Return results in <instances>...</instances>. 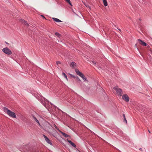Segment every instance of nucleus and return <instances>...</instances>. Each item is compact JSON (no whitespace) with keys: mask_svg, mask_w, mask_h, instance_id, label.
Instances as JSON below:
<instances>
[{"mask_svg":"<svg viewBox=\"0 0 152 152\" xmlns=\"http://www.w3.org/2000/svg\"><path fill=\"white\" fill-rule=\"evenodd\" d=\"M61 62L60 61H57L56 62V64L57 65H58V64H61Z\"/></svg>","mask_w":152,"mask_h":152,"instance_id":"nucleus-24","label":"nucleus"},{"mask_svg":"<svg viewBox=\"0 0 152 152\" xmlns=\"http://www.w3.org/2000/svg\"><path fill=\"white\" fill-rule=\"evenodd\" d=\"M75 78H76L77 79V80L78 81H79V82H81V80L80 79V78L78 77L77 76H76Z\"/></svg>","mask_w":152,"mask_h":152,"instance_id":"nucleus-21","label":"nucleus"},{"mask_svg":"<svg viewBox=\"0 0 152 152\" xmlns=\"http://www.w3.org/2000/svg\"><path fill=\"white\" fill-rule=\"evenodd\" d=\"M125 122L126 124H127V120H126V118H125V116H124V123Z\"/></svg>","mask_w":152,"mask_h":152,"instance_id":"nucleus-23","label":"nucleus"},{"mask_svg":"<svg viewBox=\"0 0 152 152\" xmlns=\"http://www.w3.org/2000/svg\"><path fill=\"white\" fill-rule=\"evenodd\" d=\"M3 109L4 112L6 113L9 116L12 118H16V116L15 113L9 110L5 107H4Z\"/></svg>","mask_w":152,"mask_h":152,"instance_id":"nucleus-2","label":"nucleus"},{"mask_svg":"<svg viewBox=\"0 0 152 152\" xmlns=\"http://www.w3.org/2000/svg\"><path fill=\"white\" fill-rule=\"evenodd\" d=\"M113 92L118 96L119 98L124 99V95H123L122 90L118 86H115L113 88Z\"/></svg>","mask_w":152,"mask_h":152,"instance_id":"nucleus-1","label":"nucleus"},{"mask_svg":"<svg viewBox=\"0 0 152 152\" xmlns=\"http://www.w3.org/2000/svg\"><path fill=\"white\" fill-rule=\"evenodd\" d=\"M140 150H141V151H142V148H140Z\"/></svg>","mask_w":152,"mask_h":152,"instance_id":"nucleus-29","label":"nucleus"},{"mask_svg":"<svg viewBox=\"0 0 152 152\" xmlns=\"http://www.w3.org/2000/svg\"><path fill=\"white\" fill-rule=\"evenodd\" d=\"M43 136H44L45 140L46 141L48 144H50V145H52V143L50 142V139L45 135L43 134Z\"/></svg>","mask_w":152,"mask_h":152,"instance_id":"nucleus-6","label":"nucleus"},{"mask_svg":"<svg viewBox=\"0 0 152 152\" xmlns=\"http://www.w3.org/2000/svg\"><path fill=\"white\" fill-rule=\"evenodd\" d=\"M53 131L55 132V133L53 134H52V133H50V134L52 135L53 136L55 137H56V134L58 133L57 132L56 130H55V129H53Z\"/></svg>","mask_w":152,"mask_h":152,"instance_id":"nucleus-11","label":"nucleus"},{"mask_svg":"<svg viewBox=\"0 0 152 152\" xmlns=\"http://www.w3.org/2000/svg\"><path fill=\"white\" fill-rule=\"evenodd\" d=\"M3 52L7 55H11L12 54V52L8 48L6 47L3 48L2 50Z\"/></svg>","mask_w":152,"mask_h":152,"instance_id":"nucleus-4","label":"nucleus"},{"mask_svg":"<svg viewBox=\"0 0 152 152\" xmlns=\"http://www.w3.org/2000/svg\"><path fill=\"white\" fill-rule=\"evenodd\" d=\"M44 100L43 99H41L40 100V102L46 108H48V104L49 103L48 101L46 100V99L45 98L44 99Z\"/></svg>","mask_w":152,"mask_h":152,"instance_id":"nucleus-5","label":"nucleus"},{"mask_svg":"<svg viewBox=\"0 0 152 152\" xmlns=\"http://www.w3.org/2000/svg\"><path fill=\"white\" fill-rule=\"evenodd\" d=\"M93 62L94 65H95L96 64V63H95L94 62V61H93Z\"/></svg>","mask_w":152,"mask_h":152,"instance_id":"nucleus-28","label":"nucleus"},{"mask_svg":"<svg viewBox=\"0 0 152 152\" xmlns=\"http://www.w3.org/2000/svg\"><path fill=\"white\" fill-rule=\"evenodd\" d=\"M59 132H60L65 137H70V136L69 135L67 134H66L62 132L60 130H59Z\"/></svg>","mask_w":152,"mask_h":152,"instance_id":"nucleus-9","label":"nucleus"},{"mask_svg":"<svg viewBox=\"0 0 152 152\" xmlns=\"http://www.w3.org/2000/svg\"><path fill=\"white\" fill-rule=\"evenodd\" d=\"M138 41L139 42V43L141 45L143 46H146V43L145 42L142 41V40H141L140 39H138Z\"/></svg>","mask_w":152,"mask_h":152,"instance_id":"nucleus-7","label":"nucleus"},{"mask_svg":"<svg viewBox=\"0 0 152 152\" xmlns=\"http://www.w3.org/2000/svg\"><path fill=\"white\" fill-rule=\"evenodd\" d=\"M55 34L56 36L58 37H60L61 36L60 34L57 32H56L55 33Z\"/></svg>","mask_w":152,"mask_h":152,"instance_id":"nucleus-19","label":"nucleus"},{"mask_svg":"<svg viewBox=\"0 0 152 152\" xmlns=\"http://www.w3.org/2000/svg\"><path fill=\"white\" fill-rule=\"evenodd\" d=\"M148 132H149V133H151V132H150L149 131V130H148Z\"/></svg>","mask_w":152,"mask_h":152,"instance_id":"nucleus-30","label":"nucleus"},{"mask_svg":"<svg viewBox=\"0 0 152 152\" xmlns=\"http://www.w3.org/2000/svg\"><path fill=\"white\" fill-rule=\"evenodd\" d=\"M54 127H55V128L56 129H57L58 131H59V130H60L59 129H58V127H57V126H56L55 125V124L54 125Z\"/></svg>","mask_w":152,"mask_h":152,"instance_id":"nucleus-25","label":"nucleus"},{"mask_svg":"<svg viewBox=\"0 0 152 152\" xmlns=\"http://www.w3.org/2000/svg\"><path fill=\"white\" fill-rule=\"evenodd\" d=\"M34 120L37 123L39 124L40 125V123L38 121V120L34 116H33Z\"/></svg>","mask_w":152,"mask_h":152,"instance_id":"nucleus-15","label":"nucleus"},{"mask_svg":"<svg viewBox=\"0 0 152 152\" xmlns=\"http://www.w3.org/2000/svg\"><path fill=\"white\" fill-rule=\"evenodd\" d=\"M5 43L6 44H9V43L6 42H5Z\"/></svg>","mask_w":152,"mask_h":152,"instance_id":"nucleus-27","label":"nucleus"},{"mask_svg":"<svg viewBox=\"0 0 152 152\" xmlns=\"http://www.w3.org/2000/svg\"><path fill=\"white\" fill-rule=\"evenodd\" d=\"M20 21L22 23H24L25 25L28 26V24L27 23V22L24 20L21 19L20 20Z\"/></svg>","mask_w":152,"mask_h":152,"instance_id":"nucleus-13","label":"nucleus"},{"mask_svg":"<svg viewBox=\"0 0 152 152\" xmlns=\"http://www.w3.org/2000/svg\"><path fill=\"white\" fill-rule=\"evenodd\" d=\"M129 98L126 94H124V100L126 102H128L129 101Z\"/></svg>","mask_w":152,"mask_h":152,"instance_id":"nucleus-8","label":"nucleus"},{"mask_svg":"<svg viewBox=\"0 0 152 152\" xmlns=\"http://www.w3.org/2000/svg\"><path fill=\"white\" fill-rule=\"evenodd\" d=\"M41 16H42V18H45V16H43V15H41Z\"/></svg>","mask_w":152,"mask_h":152,"instance_id":"nucleus-26","label":"nucleus"},{"mask_svg":"<svg viewBox=\"0 0 152 152\" xmlns=\"http://www.w3.org/2000/svg\"><path fill=\"white\" fill-rule=\"evenodd\" d=\"M70 5L72 6V3L70 0H65Z\"/></svg>","mask_w":152,"mask_h":152,"instance_id":"nucleus-18","label":"nucleus"},{"mask_svg":"<svg viewBox=\"0 0 152 152\" xmlns=\"http://www.w3.org/2000/svg\"><path fill=\"white\" fill-rule=\"evenodd\" d=\"M83 2V3L87 7H88L90 9H91L90 7L88 5V4L86 3L85 2H84L83 1H82Z\"/></svg>","mask_w":152,"mask_h":152,"instance_id":"nucleus-16","label":"nucleus"},{"mask_svg":"<svg viewBox=\"0 0 152 152\" xmlns=\"http://www.w3.org/2000/svg\"><path fill=\"white\" fill-rule=\"evenodd\" d=\"M67 141L72 146H73L74 147H76V146L75 145V144L73 142H72L70 140H67Z\"/></svg>","mask_w":152,"mask_h":152,"instance_id":"nucleus-10","label":"nucleus"},{"mask_svg":"<svg viewBox=\"0 0 152 152\" xmlns=\"http://www.w3.org/2000/svg\"><path fill=\"white\" fill-rule=\"evenodd\" d=\"M118 30L121 31V29H118Z\"/></svg>","mask_w":152,"mask_h":152,"instance_id":"nucleus-31","label":"nucleus"},{"mask_svg":"<svg viewBox=\"0 0 152 152\" xmlns=\"http://www.w3.org/2000/svg\"><path fill=\"white\" fill-rule=\"evenodd\" d=\"M69 75L72 77H73L74 78H76V76L73 75L72 74H69Z\"/></svg>","mask_w":152,"mask_h":152,"instance_id":"nucleus-22","label":"nucleus"},{"mask_svg":"<svg viewBox=\"0 0 152 152\" xmlns=\"http://www.w3.org/2000/svg\"><path fill=\"white\" fill-rule=\"evenodd\" d=\"M103 3L105 7L107 6V0H102Z\"/></svg>","mask_w":152,"mask_h":152,"instance_id":"nucleus-14","label":"nucleus"},{"mask_svg":"<svg viewBox=\"0 0 152 152\" xmlns=\"http://www.w3.org/2000/svg\"><path fill=\"white\" fill-rule=\"evenodd\" d=\"M75 71L76 74L81 77L84 81H88L87 78L85 77L84 75L81 72H80L78 69H76Z\"/></svg>","mask_w":152,"mask_h":152,"instance_id":"nucleus-3","label":"nucleus"},{"mask_svg":"<svg viewBox=\"0 0 152 152\" xmlns=\"http://www.w3.org/2000/svg\"><path fill=\"white\" fill-rule=\"evenodd\" d=\"M150 50L151 51V49H150Z\"/></svg>","mask_w":152,"mask_h":152,"instance_id":"nucleus-32","label":"nucleus"},{"mask_svg":"<svg viewBox=\"0 0 152 152\" xmlns=\"http://www.w3.org/2000/svg\"><path fill=\"white\" fill-rule=\"evenodd\" d=\"M75 65L76 63L75 62H72L71 63L70 66L72 67H74L75 66Z\"/></svg>","mask_w":152,"mask_h":152,"instance_id":"nucleus-17","label":"nucleus"},{"mask_svg":"<svg viewBox=\"0 0 152 152\" xmlns=\"http://www.w3.org/2000/svg\"><path fill=\"white\" fill-rule=\"evenodd\" d=\"M62 75H64V77L66 78V79L67 80V78L66 75L65 74L64 72L62 73Z\"/></svg>","mask_w":152,"mask_h":152,"instance_id":"nucleus-20","label":"nucleus"},{"mask_svg":"<svg viewBox=\"0 0 152 152\" xmlns=\"http://www.w3.org/2000/svg\"><path fill=\"white\" fill-rule=\"evenodd\" d=\"M53 19L55 22H62V21L60 20L58 18H53Z\"/></svg>","mask_w":152,"mask_h":152,"instance_id":"nucleus-12","label":"nucleus"}]
</instances>
